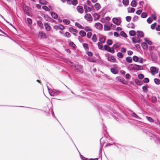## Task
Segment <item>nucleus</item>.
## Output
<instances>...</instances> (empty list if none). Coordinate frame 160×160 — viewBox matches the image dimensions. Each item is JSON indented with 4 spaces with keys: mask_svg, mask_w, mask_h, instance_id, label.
<instances>
[{
    "mask_svg": "<svg viewBox=\"0 0 160 160\" xmlns=\"http://www.w3.org/2000/svg\"><path fill=\"white\" fill-rule=\"evenodd\" d=\"M112 21L114 24L117 25H120L121 22L120 18H114L112 19Z\"/></svg>",
    "mask_w": 160,
    "mask_h": 160,
    "instance_id": "obj_1",
    "label": "nucleus"
},
{
    "mask_svg": "<svg viewBox=\"0 0 160 160\" xmlns=\"http://www.w3.org/2000/svg\"><path fill=\"white\" fill-rule=\"evenodd\" d=\"M49 91V93L51 96H55L58 95L60 93V92L56 90H51V91Z\"/></svg>",
    "mask_w": 160,
    "mask_h": 160,
    "instance_id": "obj_2",
    "label": "nucleus"
},
{
    "mask_svg": "<svg viewBox=\"0 0 160 160\" xmlns=\"http://www.w3.org/2000/svg\"><path fill=\"white\" fill-rule=\"evenodd\" d=\"M150 71L151 73L153 75L158 72V70L155 67H152L150 68Z\"/></svg>",
    "mask_w": 160,
    "mask_h": 160,
    "instance_id": "obj_3",
    "label": "nucleus"
},
{
    "mask_svg": "<svg viewBox=\"0 0 160 160\" xmlns=\"http://www.w3.org/2000/svg\"><path fill=\"white\" fill-rule=\"evenodd\" d=\"M53 27L56 30H57L58 29L60 30H63L65 29V27L62 24H60L59 25H55L53 26Z\"/></svg>",
    "mask_w": 160,
    "mask_h": 160,
    "instance_id": "obj_4",
    "label": "nucleus"
},
{
    "mask_svg": "<svg viewBox=\"0 0 160 160\" xmlns=\"http://www.w3.org/2000/svg\"><path fill=\"white\" fill-rule=\"evenodd\" d=\"M107 58L108 60L112 62H114L116 61V59L114 56L112 55H108Z\"/></svg>",
    "mask_w": 160,
    "mask_h": 160,
    "instance_id": "obj_5",
    "label": "nucleus"
},
{
    "mask_svg": "<svg viewBox=\"0 0 160 160\" xmlns=\"http://www.w3.org/2000/svg\"><path fill=\"white\" fill-rule=\"evenodd\" d=\"M85 19L87 21H91L92 20V18L90 14H87L84 16Z\"/></svg>",
    "mask_w": 160,
    "mask_h": 160,
    "instance_id": "obj_6",
    "label": "nucleus"
},
{
    "mask_svg": "<svg viewBox=\"0 0 160 160\" xmlns=\"http://www.w3.org/2000/svg\"><path fill=\"white\" fill-rule=\"evenodd\" d=\"M132 41L133 43H139L140 41V39L138 37H135L132 38Z\"/></svg>",
    "mask_w": 160,
    "mask_h": 160,
    "instance_id": "obj_7",
    "label": "nucleus"
},
{
    "mask_svg": "<svg viewBox=\"0 0 160 160\" xmlns=\"http://www.w3.org/2000/svg\"><path fill=\"white\" fill-rule=\"evenodd\" d=\"M99 41L100 42L104 43L105 42L106 38L105 37L103 36H100Z\"/></svg>",
    "mask_w": 160,
    "mask_h": 160,
    "instance_id": "obj_8",
    "label": "nucleus"
},
{
    "mask_svg": "<svg viewBox=\"0 0 160 160\" xmlns=\"http://www.w3.org/2000/svg\"><path fill=\"white\" fill-rule=\"evenodd\" d=\"M38 36L42 38H45L47 37V35L42 32H39Z\"/></svg>",
    "mask_w": 160,
    "mask_h": 160,
    "instance_id": "obj_9",
    "label": "nucleus"
},
{
    "mask_svg": "<svg viewBox=\"0 0 160 160\" xmlns=\"http://www.w3.org/2000/svg\"><path fill=\"white\" fill-rule=\"evenodd\" d=\"M116 79L117 81L120 82L124 84H125L124 80L120 77H117L116 78Z\"/></svg>",
    "mask_w": 160,
    "mask_h": 160,
    "instance_id": "obj_10",
    "label": "nucleus"
},
{
    "mask_svg": "<svg viewBox=\"0 0 160 160\" xmlns=\"http://www.w3.org/2000/svg\"><path fill=\"white\" fill-rule=\"evenodd\" d=\"M96 28L98 29H101L102 28V25L100 23L97 22L95 24Z\"/></svg>",
    "mask_w": 160,
    "mask_h": 160,
    "instance_id": "obj_11",
    "label": "nucleus"
},
{
    "mask_svg": "<svg viewBox=\"0 0 160 160\" xmlns=\"http://www.w3.org/2000/svg\"><path fill=\"white\" fill-rule=\"evenodd\" d=\"M137 36L140 38L144 36V33L142 32L141 31H138L137 32Z\"/></svg>",
    "mask_w": 160,
    "mask_h": 160,
    "instance_id": "obj_12",
    "label": "nucleus"
},
{
    "mask_svg": "<svg viewBox=\"0 0 160 160\" xmlns=\"http://www.w3.org/2000/svg\"><path fill=\"white\" fill-rule=\"evenodd\" d=\"M84 8L85 9V13H87L88 12H90L91 11V9L87 5L84 6Z\"/></svg>",
    "mask_w": 160,
    "mask_h": 160,
    "instance_id": "obj_13",
    "label": "nucleus"
},
{
    "mask_svg": "<svg viewBox=\"0 0 160 160\" xmlns=\"http://www.w3.org/2000/svg\"><path fill=\"white\" fill-rule=\"evenodd\" d=\"M44 26L46 30L47 31H50L51 30V28L48 24L47 23H44Z\"/></svg>",
    "mask_w": 160,
    "mask_h": 160,
    "instance_id": "obj_14",
    "label": "nucleus"
},
{
    "mask_svg": "<svg viewBox=\"0 0 160 160\" xmlns=\"http://www.w3.org/2000/svg\"><path fill=\"white\" fill-rule=\"evenodd\" d=\"M77 10L78 12L81 13L83 12V10L82 7L78 6L77 8Z\"/></svg>",
    "mask_w": 160,
    "mask_h": 160,
    "instance_id": "obj_15",
    "label": "nucleus"
},
{
    "mask_svg": "<svg viewBox=\"0 0 160 160\" xmlns=\"http://www.w3.org/2000/svg\"><path fill=\"white\" fill-rule=\"evenodd\" d=\"M93 15L95 20L98 19L100 17L99 15L97 13H94Z\"/></svg>",
    "mask_w": 160,
    "mask_h": 160,
    "instance_id": "obj_16",
    "label": "nucleus"
},
{
    "mask_svg": "<svg viewBox=\"0 0 160 160\" xmlns=\"http://www.w3.org/2000/svg\"><path fill=\"white\" fill-rule=\"evenodd\" d=\"M79 34L82 37H84L86 35V33L83 30H81L79 32Z\"/></svg>",
    "mask_w": 160,
    "mask_h": 160,
    "instance_id": "obj_17",
    "label": "nucleus"
},
{
    "mask_svg": "<svg viewBox=\"0 0 160 160\" xmlns=\"http://www.w3.org/2000/svg\"><path fill=\"white\" fill-rule=\"evenodd\" d=\"M142 48L146 49L148 48V46L145 42H143L142 44Z\"/></svg>",
    "mask_w": 160,
    "mask_h": 160,
    "instance_id": "obj_18",
    "label": "nucleus"
},
{
    "mask_svg": "<svg viewBox=\"0 0 160 160\" xmlns=\"http://www.w3.org/2000/svg\"><path fill=\"white\" fill-rule=\"evenodd\" d=\"M128 68L129 70H135L134 65H133L132 64H130L128 66Z\"/></svg>",
    "mask_w": 160,
    "mask_h": 160,
    "instance_id": "obj_19",
    "label": "nucleus"
},
{
    "mask_svg": "<svg viewBox=\"0 0 160 160\" xmlns=\"http://www.w3.org/2000/svg\"><path fill=\"white\" fill-rule=\"evenodd\" d=\"M83 29H84L85 31L86 32H90L92 31V29H91L90 27L89 26H86L85 27H84Z\"/></svg>",
    "mask_w": 160,
    "mask_h": 160,
    "instance_id": "obj_20",
    "label": "nucleus"
},
{
    "mask_svg": "<svg viewBox=\"0 0 160 160\" xmlns=\"http://www.w3.org/2000/svg\"><path fill=\"white\" fill-rule=\"evenodd\" d=\"M92 40L94 42H96L97 41V38L96 34H94L93 35Z\"/></svg>",
    "mask_w": 160,
    "mask_h": 160,
    "instance_id": "obj_21",
    "label": "nucleus"
},
{
    "mask_svg": "<svg viewBox=\"0 0 160 160\" xmlns=\"http://www.w3.org/2000/svg\"><path fill=\"white\" fill-rule=\"evenodd\" d=\"M131 5L132 7H135L137 5V2L136 1L133 0L132 1Z\"/></svg>",
    "mask_w": 160,
    "mask_h": 160,
    "instance_id": "obj_22",
    "label": "nucleus"
},
{
    "mask_svg": "<svg viewBox=\"0 0 160 160\" xmlns=\"http://www.w3.org/2000/svg\"><path fill=\"white\" fill-rule=\"evenodd\" d=\"M111 71L113 73L116 74L118 72V70L116 68H112L111 69Z\"/></svg>",
    "mask_w": 160,
    "mask_h": 160,
    "instance_id": "obj_23",
    "label": "nucleus"
},
{
    "mask_svg": "<svg viewBox=\"0 0 160 160\" xmlns=\"http://www.w3.org/2000/svg\"><path fill=\"white\" fill-rule=\"evenodd\" d=\"M63 23L66 25H68L70 23V21L68 19H64L63 20Z\"/></svg>",
    "mask_w": 160,
    "mask_h": 160,
    "instance_id": "obj_24",
    "label": "nucleus"
},
{
    "mask_svg": "<svg viewBox=\"0 0 160 160\" xmlns=\"http://www.w3.org/2000/svg\"><path fill=\"white\" fill-rule=\"evenodd\" d=\"M51 15L55 19H57L58 18V16L57 14L54 12H52L51 13Z\"/></svg>",
    "mask_w": 160,
    "mask_h": 160,
    "instance_id": "obj_25",
    "label": "nucleus"
},
{
    "mask_svg": "<svg viewBox=\"0 0 160 160\" xmlns=\"http://www.w3.org/2000/svg\"><path fill=\"white\" fill-rule=\"evenodd\" d=\"M75 25L76 27L81 29H83L84 28V27L82 26L78 22H75Z\"/></svg>",
    "mask_w": 160,
    "mask_h": 160,
    "instance_id": "obj_26",
    "label": "nucleus"
},
{
    "mask_svg": "<svg viewBox=\"0 0 160 160\" xmlns=\"http://www.w3.org/2000/svg\"><path fill=\"white\" fill-rule=\"evenodd\" d=\"M126 61L128 63H131L132 62V58L130 57H128L126 58Z\"/></svg>",
    "mask_w": 160,
    "mask_h": 160,
    "instance_id": "obj_27",
    "label": "nucleus"
},
{
    "mask_svg": "<svg viewBox=\"0 0 160 160\" xmlns=\"http://www.w3.org/2000/svg\"><path fill=\"white\" fill-rule=\"evenodd\" d=\"M69 31L71 32H77L78 31L76 29L71 27L69 28Z\"/></svg>",
    "mask_w": 160,
    "mask_h": 160,
    "instance_id": "obj_28",
    "label": "nucleus"
},
{
    "mask_svg": "<svg viewBox=\"0 0 160 160\" xmlns=\"http://www.w3.org/2000/svg\"><path fill=\"white\" fill-rule=\"evenodd\" d=\"M94 6L95 8L97 10H99L101 8L100 4L98 3H96Z\"/></svg>",
    "mask_w": 160,
    "mask_h": 160,
    "instance_id": "obj_29",
    "label": "nucleus"
},
{
    "mask_svg": "<svg viewBox=\"0 0 160 160\" xmlns=\"http://www.w3.org/2000/svg\"><path fill=\"white\" fill-rule=\"evenodd\" d=\"M144 40L149 45H151L152 44V42L151 41L149 40L148 39L145 38L144 39Z\"/></svg>",
    "mask_w": 160,
    "mask_h": 160,
    "instance_id": "obj_30",
    "label": "nucleus"
},
{
    "mask_svg": "<svg viewBox=\"0 0 160 160\" xmlns=\"http://www.w3.org/2000/svg\"><path fill=\"white\" fill-rule=\"evenodd\" d=\"M63 36L65 37L69 38L71 37V34L69 32H66L64 34Z\"/></svg>",
    "mask_w": 160,
    "mask_h": 160,
    "instance_id": "obj_31",
    "label": "nucleus"
},
{
    "mask_svg": "<svg viewBox=\"0 0 160 160\" xmlns=\"http://www.w3.org/2000/svg\"><path fill=\"white\" fill-rule=\"evenodd\" d=\"M102 42H98V48L102 50L103 48V46H102Z\"/></svg>",
    "mask_w": 160,
    "mask_h": 160,
    "instance_id": "obj_32",
    "label": "nucleus"
},
{
    "mask_svg": "<svg viewBox=\"0 0 160 160\" xmlns=\"http://www.w3.org/2000/svg\"><path fill=\"white\" fill-rule=\"evenodd\" d=\"M135 11V9L133 8H128V12H133Z\"/></svg>",
    "mask_w": 160,
    "mask_h": 160,
    "instance_id": "obj_33",
    "label": "nucleus"
},
{
    "mask_svg": "<svg viewBox=\"0 0 160 160\" xmlns=\"http://www.w3.org/2000/svg\"><path fill=\"white\" fill-rule=\"evenodd\" d=\"M136 33V32L134 30H131L129 32V34L131 36H134Z\"/></svg>",
    "mask_w": 160,
    "mask_h": 160,
    "instance_id": "obj_34",
    "label": "nucleus"
},
{
    "mask_svg": "<svg viewBox=\"0 0 160 160\" xmlns=\"http://www.w3.org/2000/svg\"><path fill=\"white\" fill-rule=\"evenodd\" d=\"M104 29L105 31H108L110 30V28L108 25H105L104 27Z\"/></svg>",
    "mask_w": 160,
    "mask_h": 160,
    "instance_id": "obj_35",
    "label": "nucleus"
},
{
    "mask_svg": "<svg viewBox=\"0 0 160 160\" xmlns=\"http://www.w3.org/2000/svg\"><path fill=\"white\" fill-rule=\"evenodd\" d=\"M108 49H110V47L107 45H104V48H103L102 50H105L108 51Z\"/></svg>",
    "mask_w": 160,
    "mask_h": 160,
    "instance_id": "obj_36",
    "label": "nucleus"
},
{
    "mask_svg": "<svg viewBox=\"0 0 160 160\" xmlns=\"http://www.w3.org/2000/svg\"><path fill=\"white\" fill-rule=\"evenodd\" d=\"M117 57L118 58H122L123 57V55L121 52H118L117 53Z\"/></svg>",
    "mask_w": 160,
    "mask_h": 160,
    "instance_id": "obj_37",
    "label": "nucleus"
},
{
    "mask_svg": "<svg viewBox=\"0 0 160 160\" xmlns=\"http://www.w3.org/2000/svg\"><path fill=\"white\" fill-rule=\"evenodd\" d=\"M122 3L125 6H127L129 3V1L128 0H123Z\"/></svg>",
    "mask_w": 160,
    "mask_h": 160,
    "instance_id": "obj_38",
    "label": "nucleus"
},
{
    "mask_svg": "<svg viewBox=\"0 0 160 160\" xmlns=\"http://www.w3.org/2000/svg\"><path fill=\"white\" fill-rule=\"evenodd\" d=\"M128 27L129 28H134V25L132 23H129L128 25Z\"/></svg>",
    "mask_w": 160,
    "mask_h": 160,
    "instance_id": "obj_39",
    "label": "nucleus"
},
{
    "mask_svg": "<svg viewBox=\"0 0 160 160\" xmlns=\"http://www.w3.org/2000/svg\"><path fill=\"white\" fill-rule=\"evenodd\" d=\"M39 2L42 5L46 4L47 3L45 0H39Z\"/></svg>",
    "mask_w": 160,
    "mask_h": 160,
    "instance_id": "obj_40",
    "label": "nucleus"
},
{
    "mask_svg": "<svg viewBox=\"0 0 160 160\" xmlns=\"http://www.w3.org/2000/svg\"><path fill=\"white\" fill-rule=\"evenodd\" d=\"M76 68L77 69L78 72H81L82 71V67L80 66H76Z\"/></svg>",
    "mask_w": 160,
    "mask_h": 160,
    "instance_id": "obj_41",
    "label": "nucleus"
},
{
    "mask_svg": "<svg viewBox=\"0 0 160 160\" xmlns=\"http://www.w3.org/2000/svg\"><path fill=\"white\" fill-rule=\"evenodd\" d=\"M108 51L112 53H113L115 52L114 48H113L110 47V49H108Z\"/></svg>",
    "mask_w": 160,
    "mask_h": 160,
    "instance_id": "obj_42",
    "label": "nucleus"
},
{
    "mask_svg": "<svg viewBox=\"0 0 160 160\" xmlns=\"http://www.w3.org/2000/svg\"><path fill=\"white\" fill-rule=\"evenodd\" d=\"M154 81L157 84H160V80L157 78L154 79Z\"/></svg>",
    "mask_w": 160,
    "mask_h": 160,
    "instance_id": "obj_43",
    "label": "nucleus"
},
{
    "mask_svg": "<svg viewBox=\"0 0 160 160\" xmlns=\"http://www.w3.org/2000/svg\"><path fill=\"white\" fill-rule=\"evenodd\" d=\"M147 16V13L146 12H143L142 13L141 17L142 18H146Z\"/></svg>",
    "mask_w": 160,
    "mask_h": 160,
    "instance_id": "obj_44",
    "label": "nucleus"
},
{
    "mask_svg": "<svg viewBox=\"0 0 160 160\" xmlns=\"http://www.w3.org/2000/svg\"><path fill=\"white\" fill-rule=\"evenodd\" d=\"M132 59L134 61L136 62H138L139 60L138 58L136 56H133Z\"/></svg>",
    "mask_w": 160,
    "mask_h": 160,
    "instance_id": "obj_45",
    "label": "nucleus"
},
{
    "mask_svg": "<svg viewBox=\"0 0 160 160\" xmlns=\"http://www.w3.org/2000/svg\"><path fill=\"white\" fill-rule=\"evenodd\" d=\"M134 68H135V70H139L141 69L140 66L138 65H136V64L134 65Z\"/></svg>",
    "mask_w": 160,
    "mask_h": 160,
    "instance_id": "obj_46",
    "label": "nucleus"
},
{
    "mask_svg": "<svg viewBox=\"0 0 160 160\" xmlns=\"http://www.w3.org/2000/svg\"><path fill=\"white\" fill-rule=\"evenodd\" d=\"M107 44L109 45H111L112 43V40L110 39L108 40L107 41Z\"/></svg>",
    "mask_w": 160,
    "mask_h": 160,
    "instance_id": "obj_47",
    "label": "nucleus"
},
{
    "mask_svg": "<svg viewBox=\"0 0 160 160\" xmlns=\"http://www.w3.org/2000/svg\"><path fill=\"white\" fill-rule=\"evenodd\" d=\"M37 24L41 28L43 27V24L40 21H38L37 22Z\"/></svg>",
    "mask_w": 160,
    "mask_h": 160,
    "instance_id": "obj_48",
    "label": "nucleus"
},
{
    "mask_svg": "<svg viewBox=\"0 0 160 160\" xmlns=\"http://www.w3.org/2000/svg\"><path fill=\"white\" fill-rule=\"evenodd\" d=\"M92 33L90 32H88L87 33V37L90 38H91V36L92 35Z\"/></svg>",
    "mask_w": 160,
    "mask_h": 160,
    "instance_id": "obj_49",
    "label": "nucleus"
},
{
    "mask_svg": "<svg viewBox=\"0 0 160 160\" xmlns=\"http://www.w3.org/2000/svg\"><path fill=\"white\" fill-rule=\"evenodd\" d=\"M152 19L151 18H148L147 20L149 24L151 23L152 22Z\"/></svg>",
    "mask_w": 160,
    "mask_h": 160,
    "instance_id": "obj_50",
    "label": "nucleus"
},
{
    "mask_svg": "<svg viewBox=\"0 0 160 160\" xmlns=\"http://www.w3.org/2000/svg\"><path fill=\"white\" fill-rule=\"evenodd\" d=\"M146 118L147 120L150 122H153L154 121L153 119L150 117L147 116Z\"/></svg>",
    "mask_w": 160,
    "mask_h": 160,
    "instance_id": "obj_51",
    "label": "nucleus"
},
{
    "mask_svg": "<svg viewBox=\"0 0 160 160\" xmlns=\"http://www.w3.org/2000/svg\"><path fill=\"white\" fill-rule=\"evenodd\" d=\"M69 45L71 46H72L73 48H75L76 46V45L74 43L72 42H70L69 43Z\"/></svg>",
    "mask_w": 160,
    "mask_h": 160,
    "instance_id": "obj_52",
    "label": "nucleus"
},
{
    "mask_svg": "<svg viewBox=\"0 0 160 160\" xmlns=\"http://www.w3.org/2000/svg\"><path fill=\"white\" fill-rule=\"evenodd\" d=\"M121 35L123 36L124 37H126L127 36V34L123 31H122L121 32Z\"/></svg>",
    "mask_w": 160,
    "mask_h": 160,
    "instance_id": "obj_53",
    "label": "nucleus"
},
{
    "mask_svg": "<svg viewBox=\"0 0 160 160\" xmlns=\"http://www.w3.org/2000/svg\"><path fill=\"white\" fill-rule=\"evenodd\" d=\"M121 51L123 53L125 52L126 51V49L125 48L122 47L121 48Z\"/></svg>",
    "mask_w": 160,
    "mask_h": 160,
    "instance_id": "obj_54",
    "label": "nucleus"
},
{
    "mask_svg": "<svg viewBox=\"0 0 160 160\" xmlns=\"http://www.w3.org/2000/svg\"><path fill=\"white\" fill-rule=\"evenodd\" d=\"M83 47L84 49H87L88 48V45L87 43H85L83 44Z\"/></svg>",
    "mask_w": 160,
    "mask_h": 160,
    "instance_id": "obj_55",
    "label": "nucleus"
},
{
    "mask_svg": "<svg viewBox=\"0 0 160 160\" xmlns=\"http://www.w3.org/2000/svg\"><path fill=\"white\" fill-rule=\"evenodd\" d=\"M138 78L140 79H142L144 78V75L142 74H139L138 75Z\"/></svg>",
    "mask_w": 160,
    "mask_h": 160,
    "instance_id": "obj_56",
    "label": "nucleus"
},
{
    "mask_svg": "<svg viewBox=\"0 0 160 160\" xmlns=\"http://www.w3.org/2000/svg\"><path fill=\"white\" fill-rule=\"evenodd\" d=\"M156 25V23H154L152 24L151 26V28L152 29H154Z\"/></svg>",
    "mask_w": 160,
    "mask_h": 160,
    "instance_id": "obj_57",
    "label": "nucleus"
},
{
    "mask_svg": "<svg viewBox=\"0 0 160 160\" xmlns=\"http://www.w3.org/2000/svg\"><path fill=\"white\" fill-rule=\"evenodd\" d=\"M126 19L128 22H129L131 20V17L130 16H127L126 17Z\"/></svg>",
    "mask_w": 160,
    "mask_h": 160,
    "instance_id": "obj_58",
    "label": "nucleus"
},
{
    "mask_svg": "<svg viewBox=\"0 0 160 160\" xmlns=\"http://www.w3.org/2000/svg\"><path fill=\"white\" fill-rule=\"evenodd\" d=\"M143 82L145 83H148L149 82V79L148 78H145L144 79Z\"/></svg>",
    "mask_w": 160,
    "mask_h": 160,
    "instance_id": "obj_59",
    "label": "nucleus"
},
{
    "mask_svg": "<svg viewBox=\"0 0 160 160\" xmlns=\"http://www.w3.org/2000/svg\"><path fill=\"white\" fill-rule=\"evenodd\" d=\"M151 16L153 20H156V16L155 14H152Z\"/></svg>",
    "mask_w": 160,
    "mask_h": 160,
    "instance_id": "obj_60",
    "label": "nucleus"
},
{
    "mask_svg": "<svg viewBox=\"0 0 160 160\" xmlns=\"http://www.w3.org/2000/svg\"><path fill=\"white\" fill-rule=\"evenodd\" d=\"M77 3V1L76 0H73L72 2V4L74 5H76Z\"/></svg>",
    "mask_w": 160,
    "mask_h": 160,
    "instance_id": "obj_61",
    "label": "nucleus"
},
{
    "mask_svg": "<svg viewBox=\"0 0 160 160\" xmlns=\"http://www.w3.org/2000/svg\"><path fill=\"white\" fill-rule=\"evenodd\" d=\"M125 77L126 79H129L131 78V76L129 74L127 73L125 75Z\"/></svg>",
    "mask_w": 160,
    "mask_h": 160,
    "instance_id": "obj_62",
    "label": "nucleus"
},
{
    "mask_svg": "<svg viewBox=\"0 0 160 160\" xmlns=\"http://www.w3.org/2000/svg\"><path fill=\"white\" fill-rule=\"evenodd\" d=\"M27 21H28V23L29 24H30L32 23V20L31 19H30L29 18H27Z\"/></svg>",
    "mask_w": 160,
    "mask_h": 160,
    "instance_id": "obj_63",
    "label": "nucleus"
},
{
    "mask_svg": "<svg viewBox=\"0 0 160 160\" xmlns=\"http://www.w3.org/2000/svg\"><path fill=\"white\" fill-rule=\"evenodd\" d=\"M142 12V10H138L136 11V13L138 15H140Z\"/></svg>",
    "mask_w": 160,
    "mask_h": 160,
    "instance_id": "obj_64",
    "label": "nucleus"
}]
</instances>
